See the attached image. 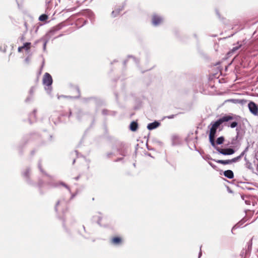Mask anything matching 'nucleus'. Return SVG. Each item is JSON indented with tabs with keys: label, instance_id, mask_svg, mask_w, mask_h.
Returning a JSON list of instances; mask_svg holds the SVG:
<instances>
[{
	"label": "nucleus",
	"instance_id": "bb28decb",
	"mask_svg": "<svg viewBox=\"0 0 258 258\" xmlns=\"http://www.w3.org/2000/svg\"><path fill=\"white\" fill-rule=\"evenodd\" d=\"M23 49V48L22 47V46H21L18 48V50L19 52H21Z\"/></svg>",
	"mask_w": 258,
	"mask_h": 258
},
{
	"label": "nucleus",
	"instance_id": "7ed1b4c3",
	"mask_svg": "<svg viewBox=\"0 0 258 258\" xmlns=\"http://www.w3.org/2000/svg\"><path fill=\"white\" fill-rule=\"evenodd\" d=\"M233 117L229 115H226L223 116L218 119L214 123H211V125H212V128L214 130H217L218 127L223 122H227L230 120L232 119Z\"/></svg>",
	"mask_w": 258,
	"mask_h": 258
},
{
	"label": "nucleus",
	"instance_id": "f257e3e1",
	"mask_svg": "<svg viewBox=\"0 0 258 258\" xmlns=\"http://www.w3.org/2000/svg\"><path fill=\"white\" fill-rule=\"evenodd\" d=\"M43 85L45 86V89L48 93L51 91V84L52 83V79L51 75L48 73H45L43 78Z\"/></svg>",
	"mask_w": 258,
	"mask_h": 258
},
{
	"label": "nucleus",
	"instance_id": "412c9836",
	"mask_svg": "<svg viewBox=\"0 0 258 258\" xmlns=\"http://www.w3.org/2000/svg\"><path fill=\"white\" fill-rule=\"evenodd\" d=\"M237 125V122L236 121H233L230 124V127L231 128H234Z\"/></svg>",
	"mask_w": 258,
	"mask_h": 258
},
{
	"label": "nucleus",
	"instance_id": "4c0bfd02",
	"mask_svg": "<svg viewBox=\"0 0 258 258\" xmlns=\"http://www.w3.org/2000/svg\"><path fill=\"white\" fill-rule=\"evenodd\" d=\"M251 244H252V242H251V241H250V245H249V246H248V247H249V246H251Z\"/></svg>",
	"mask_w": 258,
	"mask_h": 258
},
{
	"label": "nucleus",
	"instance_id": "c756f323",
	"mask_svg": "<svg viewBox=\"0 0 258 258\" xmlns=\"http://www.w3.org/2000/svg\"><path fill=\"white\" fill-rule=\"evenodd\" d=\"M209 164L213 168H215V166L213 165L212 163L209 162Z\"/></svg>",
	"mask_w": 258,
	"mask_h": 258
},
{
	"label": "nucleus",
	"instance_id": "f03ea898",
	"mask_svg": "<svg viewBox=\"0 0 258 258\" xmlns=\"http://www.w3.org/2000/svg\"><path fill=\"white\" fill-rule=\"evenodd\" d=\"M61 29V26L60 25L55 26L49 32H48L42 38V39L44 41L43 44V49L45 50L46 49V44L51 37V36L54 34V33L60 30Z\"/></svg>",
	"mask_w": 258,
	"mask_h": 258
},
{
	"label": "nucleus",
	"instance_id": "4468645a",
	"mask_svg": "<svg viewBox=\"0 0 258 258\" xmlns=\"http://www.w3.org/2000/svg\"><path fill=\"white\" fill-rule=\"evenodd\" d=\"M224 141V138L223 137H220L217 138L216 140V143L218 145H221L223 144V142Z\"/></svg>",
	"mask_w": 258,
	"mask_h": 258
},
{
	"label": "nucleus",
	"instance_id": "f704fd0d",
	"mask_svg": "<svg viewBox=\"0 0 258 258\" xmlns=\"http://www.w3.org/2000/svg\"><path fill=\"white\" fill-rule=\"evenodd\" d=\"M119 154H120V155H123V156H124V155H125L124 154V153H122V152H120V153H119Z\"/></svg>",
	"mask_w": 258,
	"mask_h": 258
},
{
	"label": "nucleus",
	"instance_id": "aec40b11",
	"mask_svg": "<svg viewBox=\"0 0 258 258\" xmlns=\"http://www.w3.org/2000/svg\"><path fill=\"white\" fill-rule=\"evenodd\" d=\"M29 169H27L24 173L23 176L25 177H27L29 176Z\"/></svg>",
	"mask_w": 258,
	"mask_h": 258
},
{
	"label": "nucleus",
	"instance_id": "58836bf2",
	"mask_svg": "<svg viewBox=\"0 0 258 258\" xmlns=\"http://www.w3.org/2000/svg\"><path fill=\"white\" fill-rule=\"evenodd\" d=\"M79 179V177H76V180H77V179Z\"/></svg>",
	"mask_w": 258,
	"mask_h": 258
},
{
	"label": "nucleus",
	"instance_id": "79ce46f5",
	"mask_svg": "<svg viewBox=\"0 0 258 258\" xmlns=\"http://www.w3.org/2000/svg\"><path fill=\"white\" fill-rule=\"evenodd\" d=\"M119 160H120V159L116 160L115 161H116H116H119Z\"/></svg>",
	"mask_w": 258,
	"mask_h": 258
},
{
	"label": "nucleus",
	"instance_id": "ddd939ff",
	"mask_svg": "<svg viewBox=\"0 0 258 258\" xmlns=\"http://www.w3.org/2000/svg\"><path fill=\"white\" fill-rule=\"evenodd\" d=\"M214 139H215V137L209 136V141H210V142L211 145L216 149V148H218V147L216 146V144L215 142Z\"/></svg>",
	"mask_w": 258,
	"mask_h": 258
},
{
	"label": "nucleus",
	"instance_id": "e433bc0d",
	"mask_svg": "<svg viewBox=\"0 0 258 258\" xmlns=\"http://www.w3.org/2000/svg\"><path fill=\"white\" fill-rule=\"evenodd\" d=\"M30 92H33V88H31V89L30 90Z\"/></svg>",
	"mask_w": 258,
	"mask_h": 258
},
{
	"label": "nucleus",
	"instance_id": "b1692460",
	"mask_svg": "<svg viewBox=\"0 0 258 258\" xmlns=\"http://www.w3.org/2000/svg\"><path fill=\"white\" fill-rule=\"evenodd\" d=\"M247 148H246L244 151H243L241 154L240 155H239V156H241V158H242V157L245 154V152L246 151V150H247Z\"/></svg>",
	"mask_w": 258,
	"mask_h": 258
},
{
	"label": "nucleus",
	"instance_id": "c03bdc74",
	"mask_svg": "<svg viewBox=\"0 0 258 258\" xmlns=\"http://www.w3.org/2000/svg\"><path fill=\"white\" fill-rule=\"evenodd\" d=\"M257 170H258V165H257Z\"/></svg>",
	"mask_w": 258,
	"mask_h": 258
},
{
	"label": "nucleus",
	"instance_id": "a878e982",
	"mask_svg": "<svg viewBox=\"0 0 258 258\" xmlns=\"http://www.w3.org/2000/svg\"><path fill=\"white\" fill-rule=\"evenodd\" d=\"M112 154H113V153H108V154H107V157L110 158V157H111V156L112 155Z\"/></svg>",
	"mask_w": 258,
	"mask_h": 258
},
{
	"label": "nucleus",
	"instance_id": "6ab92c4d",
	"mask_svg": "<svg viewBox=\"0 0 258 258\" xmlns=\"http://www.w3.org/2000/svg\"><path fill=\"white\" fill-rule=\"evenodd\" d=\"M86 14L88 15L89 17H90V19L92 20L93 16V14L92 12L90 10H87L86 12Z\"/></svg>",
	"mask_w": 258,
	"mask_h": 258
},
{
	"label": "nucleus",
	"instance_id": "c85d7f7f",
	"mask_svg": "<svg viewBox=\"0 0 258 258\" xmlns=\"http://www.w3.org/2000/svg\"><path fill=\"white\" fill-rule=\"evenodd\" d=\"M59 202H57V203H56V206H55V210L57 211V206L59 205Z\"/></svg>",
	"mask_w": 258,
	"mask_h": 258
},
{
	"label": "nucleus",
	"instance_id": "473e14b6",
	"mask_svg": "<svg viewBox=\"0 0 258 258\" xmlns=\"http://www.w3.org/2000/svg\"><path fill=\"white\" fill-rule=\"evenodd\" d=\"M237 227H238V226H237V225H235L234 226H233L232 230L235 228H237Z\"/></svg>",
	"mask_w": 258,
	"mask_h": 258
},
{
	"label": "nucleus",
	"instance_id": "72a5a7b5",
	"mask_svg": "<svg viewBox=\"0 0 258 258\" xmlns=\"http://www.w3.org/2000/svg\"><path fill=\"white\" fill-rule=\"evenodd\" d=\"M38 167H39V168L41 172H42V169H41V166H40V164H39Z\"/></svg>",
	"mask_w": 258,
	"mask_h": 258
},
{
	"label": "nucleus",
	"instance_id": "423d86ee",
	"mask_svg": "<svg viewBox=\"0 0 258 258\" xmlns=\"http://www.w3.org/2000/svg\"><path fill=\"white\" fill-rule=\"evenodd\" d=\"M162 18L157 15H154L152 18V23L154 26H157L161 23Z\"/></svg>",
	"mask_w": 258,
	"mask_h": 258
},
{
	"label": "nucleus",
	"instance_id": "7c9ffc66",
	"mask_svg": "<svg viewBox=\"0 0 258 258\" xmlns=\"http://www.w3.org/2000/svg\"><path fill=\"white\" fill-rule=\"evenodd\" d=\"M33 115H34V117L35 118V115H36V111L35 110H34L33 113Z\"/></svg>",
	"mask_w": 258,
	"mask_h": 258
},
{
	"label": "nucleus",
	"instance_id": "5701e85b",
	"mask_svg": "<svg viewBox=\"0 0 258 258\" xmlns=\"http://www.w3.org/2000/svg\"><path fill=\"white\" fill-rule=\"evenodd\" d=\"M246 165V166H247V168H248L250 169H252L251 165V163L250 162H247Z\"/></svg>",
	"mask_w": 258,
	"mask_h": 258
},
{
	"label": "nucleus",
	"instance_id": "a19ab883",
	"mask_svg": "<svg viewBox=\"0 0 258 258\" xmlns=\"http://www.w3.org/2000/svg\"><path fill=\"white\" fill-rule=\"evenodd\" d=\"M71 114H72V112H70L69 116H70V115H71Z\"/></svg>",
	"mask_w": 258,
	"mask_h": 258
},
{
	"label": "nucleus",
	"instance_id": "393cba45",
	"mask_svg": "<svg viewBox=\"0 0 258 258\" xmlns=\"http://www.w3.org/2000/svg\"><path fill=\"white\" fill-rule=\"evenodd\" d=\"M175 116V115H171L170 116H167V117L169 119H172V118H173Z\"/></svg>",
	"mask_w": 258,
	"mask_h": 258
},
{
	"label": "nucleus",
	"instance_id": "dca6fc26",
	"mask_svg": "<svg viewBox=\"0 0 258 258\" xmlns=\"http://www.w3.org/2000/svg\"><path fill=\"white\" fill-rule=\"evenodd\" d=\"M48 19V16L45 14L41 15L39 18V20L41 21H44Z\"/></svg>",
	"mask_w": 258,
	"mask_h": 258
},
{
	"label": "nucleus",
	"instance_id": "cd10ccee",
	"mask_svg": "<svg viewBox=\"0 0 258 258\" xmlns=\"http://www.w3.org/2000/svg\"><path fill=\"white\" fill-rule=\"evenodd\" d=\"M62 185H63L64 187H66L67 189H68L69 190H70L69 187L64 183H62Z\"/></svg>",
	"mask_w": 258,
	"mask_h": 258
},
{
	"label": "nucleus",
	"instance_id": "6e6552de",
	"mask_svg": "<svg viewBox=\"0 0 258 258\" xmlns=\"http://www.w3.org/2000/svg\"><path fill=\"white\" fill-rule=\"evenodd\" d=\"M224 175L225 177L229 179H232L234 177V174L232 170H227L224 172Z\"/></svg>",
	"mask_w": 258,
	"mask_h": 258
},
{
	"label": "nucleus",
	"instance_id": "c9c22d12",
	"mask_svg": "<svg viewBox=\"0 0 258 258\" xmlns=\"http://www.w3.org/2000/svg\"><path fill=\"white\" fill-rule=\"evenodd\" d=\"M201 254H202L201 251H200V253H199V258H200V256H201Z\"/></svg>",
	"mask_w": 258,
	"mask_h": 258
},
{
	"label": "nucleus",
	"instance_id": "f8f14e48",
	"mask_svg": "<svg viewBox=\"0 0 258 258\" xmlns=\"http://www.w3.org/2000/svg\"><path fill=\"white\" fill-rule=\"evenodd\" d=\"M122 9L123 7H119L118 9H117L115 11H113L111 13L112 17H115L117 16L119 14V12L122 10Z\"/></svg>",
	"mask_w": 258,
	"mask_h": 258
},
{
	"label": "nucleus",
	"instance_id": "37998d69",
	"mask_svg": "<svg viewBox=\"0 0 258 258\" xmlns=\"http://www.w3.org/2000/svg\"><path fill=\"white\" fill-rule=\"evenodd\" d=\"M75 162V160H74L73 163H74Z\"/></svg>",
	"mask_w": 258,
	"mask_h": 258
},
{
	"label": "nucleus",
	"instance_id": "39448f33",
	"mask_svg": "<svg viewBox=\"0 0 258 258\" xmlns=\"http://www.w3.org/2000/svg\"><path fill=\"white\" fill-rule=\"evenodd\" d=\"M216 150L220 154L224 155H232L234 153L235 151L233 149L227 148L225 149L216 148Z\"/></svg>",
	"mask_w": 258,
	"mask_h": 258
},
{
	"label": "nucleus",
	"instance_id": "9d476101",
	"mask_svg": "<svg viewBox=\"0 0 258 258\" xmlns=\"http://www.w3.org/2000/svg\"><path fill=\"white\" fill-rule=\"evenodd\" d=\"M138 123L135 121H132L130 124V128L132 131H136L138 128Z\"/></svg>",
	"mask_w": 258,
	"mask_h": 258
},
{
	"label": "nucleus",
	"instance_id": "0eeeda50",
	"mask_svg": "<svg viewBox=\"0 0 258 258\" xmlns=\"http://www.w3.org/2000/svg\"><path fill=\"white\" fill-rule=\"evenodd\" d=\"M160 124V122L155 121L153 122L149 123L147 125V128L149 130H152L158 127Z\"/></svg>",
	"mask_w": 258,
	"mask_h": 258
},
{
	"label": "nucleus",
	"instance_id": "2f4dec72",
	"mask_svg": "<svg viewBox=\"0 0 258 258\" xmlns=\"http://www.w3.org/2000/svg\"><path fill=\"white\" fill-rule=\"evenodd\" d=\"M102 113L104 114H107L106 110H103Z\"/></svg>",
	"mask_w": 258,
	"mask_h": 258
},
{
	"label": "nucleus",
	"instance_id": "f3484780",
	"mask_svg": "<svg viewBox=\"0 0 258 258\" xmlns=\"http://www.w3.org/2000/svg\"><path fill=\"white\" fill-rule=\"evenodd\" d=\"M216 133V130H215L214 128H212V127H211L209 136H214V137H215Z\"/></svg>",
	"mask_w": 258,
	"mask_h": 258
},
{
	"label": "nucleus",
	"instance_id": "a211bd4d",
	"mask_svg": "<svg viewBox=\"0 0 258 258\" xmlns=\"http://www.w3.org/2000/svg\"><path fill=\"white\" fill-rule=\"evenodd\" d=\"M241 159V156H237L236 157H235L231 160V163L236 162L238 161Z\"/></svg>",
	"mask_w": 258,
	"mask_h": 258
},
{
	"label": "nucleus",
	"instance_id": "1a4fd4ad",
	"mask_svg": "<svg viewBox=\"0 0 258 258\" xmlns=\"http://www.w3.org/2000/svg\"><path fill=\"white\" fill-rule=\"evenodd\" d=\"M214 161L218 163L222 164L223 165L230 164H231V160H214Z\"/></svg>",
	"mask_w": 258,
	"mask_h": 258
},
{
	"label": "nucleus",
	"instance_id": "9b49d317",
	"mask_svg": "<svg viewBox=\"0 0 258 258\" xmlns=\"http://www.w3.org/2000/svg\"><path fill=\"white\" fill-rule=\"evenodd\" d=\"M121 240L119 237H114L111 240V242L114 245H118L121 243Z\"/></svg>",
	"mask_w": 258,
	"mask_h": 258
},
{
	"label": "nucleus",
	"instance_id": "20e7f679",
	"mask_svg": "<svg viewBox=\"0 0 258 258\" xmlns=\"http://www.w3.org/2000/svg\"><path fill=\"white\" fill-rule=\"evenodd\" d=\"M248 107L251 113L254 115L258 114V107L254 102L250 101L248 104Z\"/></svg>",
	"mask_w": 258,
	"mask_h": 258
},
{
	"label": "nucleus",
	"instance_id": "4be33fe9",
	"mask_svg": "<svg viewBox=\"0 0 258 258\" xmlns=\"http://www.w3.org/2000/svg\"><path fill=\"white\" fill-rule=\"evenodd\" d=\"M241 46V45H239L237 46H235V47H233V48L232 49V51L233 52L234 51H235L236 50H238Z\"/></svg>",
	"mask_w": 258,
	"mask_h": 258
},
{
	"label": "nucleus",
	"instance_id": "2eb2a0df",
	"mask_svg": "<svg viewBox=\"0 0 258 258\" xmlns=\"http://www.w3.org/2000/svg\"><path fill=\"white\" fill-rule=\"evenodd\" d=\"M31 43L30 42H26L24 43L22 47L23 49H25L26 50H28L30 48Z\"/></svg>",
	"mask_w": 258,
	"mask_h": 258
},
{
	"label": "nucleus",
	"instance_id": "ea45409f",
	"mask_svg": "<svg viewBox=\"0 0 258 258\" xmlns=\"http://www.w3.org/2000/svg\"><path fill=\"white\" fill-rule=\"evenodd\" d=\"M133 59H134V60L135 61H137V60H136L135 58H133Z\"/></svg>",
	"mask_w": 258,
	"mask_h": 258
}]
</instances>
